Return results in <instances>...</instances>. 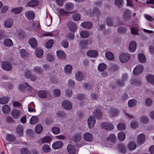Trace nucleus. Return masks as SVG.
<instances>
[{"mask_svg": "<svg viewBox=\"0 0 154 154\" xmlns=\"http://www.w3.org/2000/svg\"><path fill=\"white\" fill-rule=\"evenodd\" d=\"M38 4V2L36 0L31 1L28 2L27 3L28 6L30 7H34L37 6Z\"/></svg>", "mask_w": 154, "mask_h": 154, "instance_id": "nucleus-43", "label": "nucleus"}, {"mask_svg": "<svg viewBox=\"0 0 154 154\" xmlns=\"http://www.w3.org/2000/svg\"><path fill=\"white\" fill-rule=\"evenodd\" d=\"M82 134L81 132H79L74 134L72 137V140L75 142L80 141L82 139Z\"/></svg>", "mask_w": 154, "mask_h": 154, "instance_id": "nucleus-1", "label": "nucleus"}, {"mask_svg": "<svg viewBox=\"0 0 154 154\" xmlns=\"http://www.w3.org/2000/svg\"><path fill=\"white\" fill-rule=\"evenodd\" d=\"M131 12L130 10L127 9L124 11L122 15V18L123 19L127 20L129 19L131 17Z\"/></svg>", "mask_w": 154, "mask_h": 154, "instance_id": "nucleus-12", "label": "nucleus"}, {"mask_svg": "<svg viewBox=\"0 0 154 154\" xmlns=\"http://www.w3.org/2000/svg\"><path fill=\"white\" fill-rule=\"evenodd\" d=\"M67 149L69 154H75L76 149L73 145L71 144L68 145Z\"/></svg>", "mask_w": 154, "mask_h": 154, "instance_id": "nucleus-19", "label": "nucleus"}, {"mask_svg": "<svg viewBox=\"0 0 154 154\" xmlns=\"http://www.w3.org/2000/svg\"><path fill=\"white\" fill-rule=\"evenodd\" d=\"M57 57L60 59H64L66 57V55L63 51L59 50L56 52Z\"/></svg>", "mask_w": 154, "mask_h": 154, "instance_id": "nucleus-22", "label": "nucleus"}, {"mask_svg": "<svg viewBox=\"0 0 154 154\" xmlns=\"http://www.w3.org/2000/svg\"><path fill=\"white\" fill-rule=\"evenodd\" d=\"M130 55L128 54L122 53L119 56V60L121 62L124 63L127 62L130 58Z\"/></svg>", "mask_w": 154, "mask_h": 154, "instance_id": "nucleus-4", "label": "nucleus"}, {"mask_svg": "<svg viewBox=\"0 0 154 154\" xmlns=\"http://www.w3.org/2000/svg\"><path fill=\"white\" fill-rule=\"evenodd\" d=\"M38 121V118L37 117L35 116H33L30 118L29 122L31 124L33 125L37 123Z\"/></svg>", "mask_w": 154, "mask_h": 154, "instance_id": "nucleus-56", "label": "nucleus"}, {"mask_svg": "<svg viewBox=\"0 0 154 154\" xmlns=\"http://www.w3.org/2000/svg\"><path fill=\"white\" fill-rule=\"evenodd\" d=\"M51 140V137L48 136H45L44 137L42 140V143H49Z\"/></svg>", "mask_w": 154, "mask_h": 154, "instance_id": "nucleus-60", "label": "nucleus"}, {"mask_svg": "<svg viewBox=\"0 0 154 154\" xmlns=\"http://www.w3.org/2000/svg\"><path fill=\"white\" fill-rule=\"evenodd\" d=\"M2 110L3 112L8 113L10 111V107L8 105H5L3 106Z\"/></svg>", "mask_w": 154, "mask_h": 154, "instance_id": "nucleus-54", "label": "nucleus"}, {"mask_svg": "<svg viewBox=\"0 0 154 154\" xmlns=\"http://www.w3.org/2000/svg\"><path fill=\"white\" fill-rule=\"evenodd\" d=\"M128 146L129 150H132L135 149L136 145L134 142H131L128 144Z\"/></svg>", "mask_w": 154, "mask_h": 154, "instance_id": "nucleus-52", "label": "nucleus"}, {"mask_svg": "<svg viewBox=\"0 0 154 154\" xmlns=\"http://www.w3.org/2000/svg\"><path fill=\"white\" fill-rule=\"evenodd\" d=\"M21 112L20 110L14 109L12 110L11 112V115L13 118L15 119H19L20 117V116L21 114Z\"/></svg>", "mask_w": 154, "mask_h": 154, "instance_id": "nucleus-7", "label": "nucleus"}, {"mask_svg": "<svg viewBox=\"0 0 154 154\" xmlns=\"http://www.w3.org/2000/svg\"><path fill=\"white\" fill-rule=\"evenodd\" d=\"M108 113L110 117H114L118 114L119 110L116 108H112L108 112Z\"/></svg>", "mask_w": 154, "mask_h": 154, "instance_id": "nucleus-20", "label": "nucleus"}, {"mask_svg": "<svg viewBox=\"0 0 154 154\" xmlns=\"http://www.w3.org/2000/svg\"><path fill=\"white\" fill-rule=\"evenodd\" d=\"M32 70L34 72L38 74H42L43 72L42 68L38 66H34Z\"/></svg>", "mask_w": 154, "mask_h": 154, "instance_id": "nucleus-33", "label": "nucleus"}, {"mask_svg": "<svg viewBox=\"0 0 154 154\" xmlns=\"http://www.w3.org/2000/svg\"><path fill=\"white\" fill-rule=\"evenodd\" d=\"M106 67V65L104 63H102L99 64L97 67L98 70L100 72L104 70Z\"/></svg>", "mask_w": 154, "mask_h": 154, "instance_id": "nucleus-41", "label": "nucleus"}, {"mask_svg": "<svg viewBox=\"0 0 154 154\" xmlns=\"http://www.w3.org/2000/svg\"><path fill=\"white\" fill-rule=\"evenodd\" d=\"M20 54L21 57L24 58L28 56L29 53L27 52L26 50L24 49H21L20 51Z\"/></svg>", "mask_w": 154, "mask_h": 154, "instance_id": "nucleus-45", "label": "nucleus"}, {"mask_svg": "<svg viewBox=\"0 0 154 154\" xmlns=\"http://www.w3.org/2000/svg\"><path fill=\"white\" fill-rule=\"evenodd\" d=\"M138 59L139 61L141 63H143L146 62V58L143 54H139L138 55Z\"/></svg>", "mask_w": 154, "mask_h": 154, "instance_id": "nucleus-34", "label": "nucleus"}, {"mask_svg": "<svg viewBox=\"0 0 154 154\" xmlns=\"http://www.w3.org/2000/svg\"><path fill=\"white\" fill-rule=\"evenodd\" d=\"M9 100L8 98L6 97L0 98V103L4 104L7 103Z\"/></svg>", "mask_w": 154, "mask_h": 154, "instance_id": "nucleus-58", "label": "nucleus"}, {"mask_svg": "<svg viewBox=\"0 0 154 154\" xmlns=\"http://www.w3.org/2000/svg\"><path fill=\"white\" fill-rule=\"evenodd\" d=\"M102 126L103 129L109 131L112 130L114 128L113 125L111 123L108 122H105L102 123Z\"/></svg>", "mask_w": 154, "mask_h": 154, "instance_id": "nucleus-8", "label": "nucleus"}, {"mask_svg": "<svg viewBox=\"0 0 154 154\" xmlns=\"http://www.w3.org/2000/svg\"><path fill=\"white\" fill-rule=\"evenodd\" d=\"M81 16L79 13H74L72 15V18L75 21H78L80 19Z\"/></svg>", "mask_w": 154, "mask_h": 154, "instance_id": "nucleus-55", "label": "nucleus"}, {"mask_svg": "<svg viewBox=\"0 0 154 154\" xmlns=\"http://www.w3.org/2000/svg\"><path fill=\"white\" fill-rule=\"evenodd\" d=\"M23 128L21 125H18L16 128V132L17 134L20 136H22L23 134Z\"/></svg>", "mask_w": 154, "mask_h": 154, "instance_id": "nucleus-26", "label": "nucleus"}, {"mask_svg": "<svg viewBox=\"0 0 154 154\" xmlns=\"http://www.w3.org/2000/svg\"><path fill=\"white\" fill-rule=\"evenodd\" d=\"M4 44L6 46L11 47L13 44L12 41L9 38L5 39L4 42Z\"/></svg>", "mask_w": 154, "mask_h": 154, "instance_id": "nucleus-32", "label": "nucleus"}, {"mask_svg": "<svg viewBox=\"0 0 154 154\" xmlns=\"http://www.w3.org/2000/svg\"><path fill=\"white\" fill-rule=\"evenodd\" d=\"M83 137L85 141L88 142L91 141L93 138L92 135L89 133H85L83 135Z\"/></svg>", "mask_w": 154, "mask_h": 154, "instance_id": "nucleus-27", "label": "nucleus"}, {"mask_svg": "<svg viewBox=\"0 0 154 154\" xmlns=\"http://www.w3.org/2000/svg\"><path fill=\"white\" fill-rule=\"evenodd\" d=\"M13 23V20L12 18H8L5 20L4 25L6 28H9L12 26Z\"/></svg>", "mask_w": 154, "mask_h": 154, "instance_id": "nucleus-17", "label": "nucleus"}, {"mask_svg": "<svg viewBox=\"0 0 154 154\" xmlns=\"http://www.w3.org/2000/svg\"><path fill=\"white\" fill-rule=\"evenodd\" d=\"M67 25L70 30L72 32H75L77 29L75 24L72 22H69Z\"/></svg>", "mask_w": 154, "mask_h": 154, "instance_id": "nucleus-16", "label": "nucleus"}, {"mask_svg": "<svg viewBox=\"0 0 154 154\" xmlns=\"http://www.w3.org/2000/svg\"><path fill=\"white\" fill-rule=\"evenodd\" d=\"M93 15L94 16H96L97 17H99L100 15V10L97 7H94L93 9Z\"/></svg>", "mask_w": 154, "mask_h": 154, "instance_id": "nucleus-35", "label": "nucleus"}, {"mask_svg": "<svg viewBox=\"0 0 154 154\" xmlns=\"http://www.w3.org/2000/svg\"><path fill=\"white\" fill-rule=\"evenodd\" d=\"M128 79L127 74L124 73L122 74V81L119 80H118L117 83L120 86L123 85L124 84L123 81L127 80Z\"/></svg>", "mask_w": 154, "mask_h": 154, "instance_id": "nucleus-23", "label": "nucleus"}, {"mask_svg": "<svg viewBox=\"0 0 154 154\" xmlns=\"http://www.w3.org/2000/svg\"><path fill=\"white\" fill-rule=\"evenodd\" d=\"M88 41L86 40H82L80 42V46L82 48H87Z\"/></svg>", "mask_w": 154, "mask_h": 154, "instance_id": "nucleus-36", "label": "nucleus"}, {"mask_svg": "<svg viewBox=\"0 0 154 154\" xmlns=\"http://www.w3.org/2000/svg\"><path fill=\"white\" fill-rule=\"evenodd\" d=\"M29 43L32 48H36L37 42L35 38L32 37L29 38Z\"/></svg>", "mask_w": 154, "mask_h": 154, "instance_id": "nucleus-14", "label": "nucleus"}, {"mask_svg": "<svg viewBox=\"0 0 154 154\" xmlns=\"http://www.w3.org/2000/svg\"><path fill=\"white\" fill-rule=\"evenodd\" d=\"M6 139L8 141L13 142L15 140L16 137L13 134H8L6 136Z\"/></svg>", "mask_w": 154, "mask_h": 154, "instance_id": "nucleus-39", "label": "nucleus"}, {"mask_svg": "<svg viewBox=\"0 0 154 154\" xmlns=\"http://www.w3.org/2000/svg\"><path fill=\"white\" fill-rule=\"evenodd\" d=\"M136 42L134 41L131 42L129 45V49L130 52H134L136 48Z\"/></svg>", "mask_w": 154, "mask_h": 154, "instance_id": "nucleus-21", "label": "nucleus"}, {"mask_svg": "<svg viewBox=\"0 0 154 154\" xmlns=\"http://www.w3.org/2000/svg\"><path fill=\"white\" fill-rule=\"evenodd\" d=\"M54 43L53 40L51 39L48 41L45 44V47L47 48H51Z\"/></svg>", "mask_w": 154, "mask_h": 154, "instance_id": "nucleus-57", "label": "nucleus"}, {"mask_svg": "<svg viewBox=\"0 0 154 154\" xmlns=\"http://www.w3.org/2000/svg\"><path fill=\"white\" fill-rule=\"evenodd\" d=\"M26 17L29 20H32L35 18V14L34 12L32 11H29L25 13Z\"/></svg>", "mask_w": 154, "mask_h": 154, "instance_id": "nucleus-11", "label": "nucleus"}, {"mask_svg": "<svg viewBox=\"0 0 154 154\" xmlns=\"http://www.w3.org/2000/svg\"><path fill=\"white\" fill-rule=\"evenodd\" d=\"M116 139V137L114 134H110L109 137L106 138L107 140H109L110 141L113 143L115 142Z\"/></svg>", "mask_w": 154, "mask_h": 154, "instance_id": "nucleus-40", "label": "nucleus"}, {"mask_svg": "<svg viewBox=\"0 0 154 154\" xmlns=\"http://www.w3.org/2000/svg\"><path fill=\"white\" fill-rule=\"evenodd\" d=\"M80 36L82 38H86L88 37L90 35L89 32L85 31H81L80 33Z\"/></svg>", "mask_w": 154, "mask_h": 154, "instance_id": "nucleus-44", "label": "nucleus"}, {"mask_svg": "<svg viewBox=\"0 0 154 154\" xmlns=\"http://www.w3.org/2000/svg\"><path fill=\"white\" fill-rule=\"evenodd\" d=\"M81 26L84 28L89 29L92 28L93 24L90 22H84L81 23Z\"/></svg>", "mask_w": 154, "mask_h": 154, "instance_id": "nucleus-24", "label": "nucleus"}, {"mask_svg": "<svg viewBox=\"0 0 154 154\" xmlns=\"http://www.w3.org/2000/svg\"><path fill=\"white\" fill-rule=\"evenodd\" d=\"M146 79L149 82L154 85V75L149 74L146 76Z\"/></svg>", "mask_w": 154, "mask_h": 154, "instance_id": "nucleus-30", "label": "nucleus"}, {"mask_svg": "<svg viewBox=\"0 0 154 154\" xmlns=\"http://www.w3.org/2000/svg\"><path fill=\"white\" fill-rule=\"evenodd\" d=\"M143 70V67L142 65L137 66L134 69L133 74L135 75H137L141 73Z\"/></svg>", "mask_w": 154, "mask_h": 154, "instance_id": "nucleus-5", "label": "nucleus"}, {"mask_svg": "<svg viewBox=\"0 0 154 154\" xmlns=\"http://www.w3.org/2000/svg\"><path fill=\"white\" fill-rule=\"evenodd\" d=\"M63 145V142L61 141H58L52 144V146L54 149L60 148Z\"/></svg>", "mask_w": 154, "mask_h": 154, "instance_id": "nucleus-13", "label": "nucleus"}, {"mask_svg": "<svg viewBox=\"0 0 154 154\" xmlns=\"http://www.w3.org/2000/svg\"><path fill=\"white\" fill-rule=\"evenodd\" d=\"M96 121L95 118L92 116H89L88 120V124L89 128H91L94 126Z\"/></svg>", "mask_w": 154, "mask_h": 154, "instance_id": "nucleus-6", "label": "nucleus"}, {"mask_svg": "<svg viewBox=\"0 0 154 154\" xmlns=\"http://www.w3.org/2000/svg\"><path fill=\"white\" fill-rule=\"evenodd\" d=\"M93 116L94 118L97 119H100L102 116V114L101 110L98 109H96L93 112Z\"/></svg>", "mask_w": 154, "mask_h": 154, "instance_id": "nucleus-10", "label": "nucleus"}, {"mask_svg": "<svg viewBox=\"0 0 154 154\" xmlns=\"http://www.w3.org/2000/svg\"><path fill=\"white\" fill-rule=\"evenodd\" d=\"M48 93V92L46 91L40 90L38 92V95L40 98H45L47 97Z\"/></svg>", "mask_w": 154, "mask_h": 154, "instance_id": "nucleus-28", "label": "nucleus"}, {"mask_svg": "<svg viewBox=\"0 0 154 154\" xmlns=\"http://www.w3.org/2000/svg\"><path fill=\"white\" fill-rule=\"evenodd\" d=\"M119 149L121 152L124 153L126 151V148L124 144H120L118 145Z\"/></svg>", "mask_w": 154, "mask_h": 154, "instance_id": "nucleus-50", "label": "nucleus"}, {"mask_svg": "<svg viewBox=\"0 0 154 154\" xmlns=\"http://www.w3.org/2000/svg\"><path fill=\"white\" fill-rule=\"evenodd\" d=\"M74 7V4L73 3L68 2L66 3L65 6V9L67 11H70L72 10Z\"/></svg>", "mask_w": 154, "mask_h": 154, "instance_id": "nucleus-29", "label": "nucleus"}, {"mask_svg": "<svg viewBox=\"0 0 154 154\" xmlns=\"http://www.w3.org/2000/svg\"><path fill=\"white\" fill-rule=\"evenodd\" d=\"M72 67L70 65H66L64 68V70L66 73H70L72 71Z\"/></svg>", "mask_w": 154, "mask_h": 154, "instance_id": "nucleus-47", "label": "nucleus"}, {"mask_svg": "<svg viewBox=\"0 0 154 154\" xmlns=\"http://www.w3.org/2000/svg\"><path fill=\"white\" fill-rule=\"evenodd\" d=\"M22 8H13L12 10V12L15 14H18L21 12Z\"/></svg>", "mask_w": 154, "mask_h": 154, "instance_id": "nucleus-59", "label": "nucleus"}, {"mask_svg": "<svg viewBox=\"0 0 154 154\" xmlns=\"http://www.w3.org/2000/svg\"><path fill=\"white\" fill-rule=\"evenodd\" d=\"M145 136L143 134H140L137 138V143L139 145H141L145 140Z\"/></svg>", "mask_w": 154, "mask_h": 154, "instance_id": "nucleus-18", "label": "nucleus"}, {"mask_svg": "<svg viewBox=\"0 0 154 154\" xmlns=\"http://www.w3.org/2000/svg\"><path fill=\"white\" fill-rule=\"evenodd\" d=\"M118 129L119 131H123L126 128V125L123 123H120L118 124L117 126Z\"/></svg>", "mask_w": 154, "mask_h": 154, "instance_id": "nucleus-46", "label": "nucleus"}, {"mask_svg": "<svg viewBox=\"0 0 154 154\" xmlns=\"http://www.w3.org/2000/svg\"><path fill=\"white\" fill-rule=\"evenodd\" d=\"M1 65L2 68L7 71H10L12 67L11 64L8 62H2Z\"/></svg>", "mask_w": 154, "mask_h": 154, "instance_id": "nucleus-2", "label": "nucleus"}, {"mask_svg": "<svg viewBox=\"0 0 154 154\" xmlns=\"http://www.w3.org/2000/svg\"><path fill=\"white\" fill-rule=\"evenodd\" d=\"M36 132L38 134H40L42 131L43 130V127L42 125L38 124L37 125L35 128Z\"/></svg>", "mask_w": 154, "mask_h": 154, "instance_id": "nucleus-48", "label": "nucleus"}, {"mask_svg": "<svg viewBox=\"0 0 154 154\" xmlns=\"http://www.w3.org/2000/svg\"><path fill=\"white\" fill-rule=\"evenodd\" d=\"M140 121L142 123H147L149 121V119L147 117L143 116L140 117Z\"/></svg>", "mask_w": 154, "mask_h": 154, "instance_id": "nucleus-49", "label": "nucleus"}, {"mask_svg": "<svg viewBox=\"0 0 154 154\" xmlns=\"http://www.w3.org/2000/svg\"><path fill=\"white\" fill-rule=\"evenodd\" d=\"M117 31L118 33H122L126 32L127 30L126 28L124 26H120L118 28Z\"/></svg>", "mask_w": 154, "mask_h": 154, "instance_id": "nucleus-53", "label": "nucleus"}, {"mask_svg": "<svg viewBox=\"0 0 154 154\" xmlns=\"http://www.w3.org/2000/svg\"><path fill=\"white\" fill-rule=\"evenodd\" d=\"M118 138L120 141H123L125 138V135L123 132H120L118 134Z\"/></svg>", "mask_w": 154, "mask_h": 154, "instance_id": "nucleus-38", "label": "nucleus"}, {"mask_svg": "<svg viewBox=\"0 0 154 154\" xmlns=\"http://www.w3.org/2000/svg\"><path fill=\"white\" fill-rule=\"evenodd\" d=\"M137 104V101L134 99H131L128 101V106L132 107L135 106Z\"/></svg>", "mask_w": 154, "mask_h": 154, "instance_id": "nucleus-42", "label": "nucleus"}, {"mask_svg": "<svg viewBox=\"0 0 154 154\" xmlns=\"http://www.w3.org/2000/svg\"><path fill=\"white\" fill-rule=\"evenodd\" d=\"M75 78L79 81H82L83 80L85 77L81 71L77 72L75 74Z\"/></svg>", "mask_w": 154, "mask_h": 154, "instance_id": "nucleus-15", "label": "nucleus"}, {"mask_svg": "<svg viewBox=\"0 0 154 154\" xmlns=\"http://www.w3.org/2000/svg\"><path fill=\"white\" fill-rule=\"evenodd\" d=\"M50 82L53 84H56L58 82V79L55 76H52L50 78Z\"/></svg>", "mask_w": 154, "mask_h": 154, "instance_id": "nucleus-62", "label": "nucleus"}, {"mask_svg": "<svg viewBox=\"0 0 154 154\" xmlns=\"http://www.w3.org/2000/svg\"><path fill=\"white\" fill-rule=\"evenodd\" d=\"M52 132L54 134H58L60 132V129L57 127H53L52 129Z\"/></svg>", "mask_w": 154, "mask_h": 154, "instance_id": "nucleus-64", "label": "nucleus"}, {"mask_svg": "<svg viewBox=\"0 0 154 154\" xmlns=\"http://www.w3.org/2000/svg\"><path fill=\"white\" fill-rule=\"evenodd\" d=\"M42 151L46 153L49 152L50 151L49 146L47 144L44 145L42 148Z\"/></svg>", "mask_w": 154, "mask_h": 154, "instance_id": "nucleus-51", "label": "nucleus"}, {"mask_svg": "<svg viewBox=\"0 0 154 154\" xmlns=\"http://www.w3.org/2000/svg\"><path fill=\"white\" fill-rule=\"evenodd\" d=\"M18 88L20 91H22L25 90H31L32 89V88L27 83H24L19 85Z\"/></svg>", "mask_w": 154, "mask_h": 154, "instance_id": "nucleus-3", "label": "nucleus"}, {"mask_svg": "<svg viewBox=\"0 0 154 154\" xmlns=\"http://www.w3.org/2000/svg\"><path fill=\"white\" fill-rule=\"evenodd\" d=\"M105 55L107 59L109 60H113L114 58L113 54L111 52L107 51L106 52Z\"/></svg>", "mask_w": 154, "mask_h": 154, "instance_id": "nucleus-31", "label": "nucleus"}, {"mask_svg": "<svg viewBox=\"0 0 154 154\" xmlns=\"http://www.w3.org/2000/svg\"><path fill=\"white\" fill-rule=\"evenodd\" d=\"M20 151L21 154H31L30 151L26 148L21 149Z\"/></svg>", "mask_w": 154, "mask_h": 154, "instance_id": "nucleus-61", "label": "nucleus"}, {"mask_svg": "<svg viewBox=\"0 0 154 154\" xmlns=\"http://www.w3.org/2000/svg\"><path fill=\"white\" fill-rule=\"evenodd\" d=\"M44 53L43 50L41 48H38L36 50V55L38 58H41L42 57Z\"/></svg>", "mask_w": 154, "mask_h": 154, "instance_id": "nucleus-37", "label": "nucleus"}, {"mask_svg": "<svg viewBox=\"0 0 154 154\" xmlns=\"http://www.w3.org/2000/svg\"><path fill=\"white\" fill-rule=\"evenodd\" d=\"M87 54L88 56L90 57H95L97 56L98 52L96 50H90L88 51L87 52Z\"/></svg>", "mask_w": 154, "mask_h": 154, "instance_id": "nucleus-25", "label": "nucleus"}, {"mask_svg": "<svg viewBox=\"0 0 154 154\" xmlns=\"http://www.w3.org/2000/svg\"><path fill=\"white\" fill-rule=\"evenodd\" d=\"M107 25L109 26H112L113 24L112 19L110 17L107 18L106 20Z\"/></svg>", "mask_w": 154, "mask_h": 154, "instance_id": "nucleus-63", "label": "nucleus"}, {"mask_svg": "<svg viewBox=\"0 0 154 154\" xmlns=\"http://www.w3.org/2000/svg\"><path fill=\"white\" fill-rule=\"evenodd\" d=\"M62 106L66 109H70L72 107L71 103L68 100H65L62 102Z\"/></svg>", "mask_w": 154, "mask_h": 154, "instance_id": "nucleus-9", "label": "nucleus"}]
</instances>
